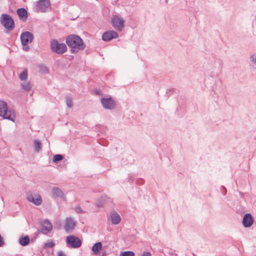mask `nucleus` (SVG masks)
Segmentation results:
<instances>
[{
  "instance_id": "obj_25",
  "label": "nucleus",
  "mask_w": 256,
  "mask_h": 256,
  "mask_svg": "<svg viewBox=\"0 0 256 256\" xmlns=\"http://www.w3.org/2000/svg\"><path fill=\"white\" fill-rule=\"evenodd\" d=\"M66 104L68 108H70L72 107L73 102L72 99L70 97L67 96L66 98Z\"/></svg>"
},
{
  "instance_id": "obj_3",
  "label": "nucleus",
  "mask_w": 256,
  "mask_h": 256,
  "mask_svg": "<svg viewBox=\"0 0 256 256\" xmlns=\"http://www.w3.org/2000/svg\"><path fill=\"white\" fill-rule=\"evenodd\" d=\"M0 23L6 30H12L14 28V22L8 14H2L0 16Z\"/></svg>"
},
{
  "instance_id": "obj_17",
  "label": "nucleus",
  "mask_w": 256,
  "mask_h": 256,
  "mask_svg": "<svg viewBox=\"0 0 256 256\" xmlns=\"http://www.w3.org/2000/svg\"><path fill=\"white\" fill-rule=\"evenodd\" d=\"M102 248V244L100 242H96L92 247V250L95 254H98Z\"/></svg>"
},
{
  "instance_id": "obj_18",
  "label": "nucleus",
  "mask_w": 256,
  "mask_h": 256,
  "mask_svg": "<svg viewBox=\"0 0 256 256\" xmlns=\"http://www.w3.org/2000/svg\"><path fill=\"white\" fill-rule=\"evenodd\" d=\"M110 217H111L112 222L114 224H118L121 220V218H120V216L116 213H114V214H112Z\"/></svg>"
},
{
  "instance_id": "obj_32",
  "label": "nucleus",
  "mask_w": 256,
  "mask_h": 256,
  "mask_svg": "<svg viewBox=\"0 0 256 256\" xmlns=\"http://www.w3.org/2000/svg\"><path fill=\"white\" fill-rule=\"evenodd\" d=\"M64 254L62 252L60 251L58 252V256H64Z\"/></svg>"
},
{
  "instance_id": "obj_20",
  "label": "nucleus",
  "mask_w": 256,
  "mask_h": 256,
  "mask_svg": "<svg viewBox=\"0 0 256 256\" xmlns=\"http://www.w3.org/2000/svg\"><path fill=\"white\" fill-rule=\"evenodd\" d=\"M34 150L35 152H38L42 149V144L40 140H34Z\"/></svg>"
},
{
  "instance_id": "obj_19",
  "label": "nucleus",
  "mask_w": 256,
  "mask_h": 256,
  "mask_svg": "<svg viewBox=\"0 0 256 256\" xmlns=\"http://www.w3.org/2000/svg\"><path fill=\"white\" fill-rule=\"evenodd\" d=\"M30 238L28 236L20 238L18 240L20 244L22 246H26L28 245L30 243Z\"/></svg>"
},
{
  "instance_id": "obj_1",
  "label": "nucleus",
  "mask_w": 256,
  "mask_h": 256,
  "mask_svg": "<svg viewBox=\"0 0 256 256\" xmlns=\"http://www.w3.org/2000/svg\"><path fill=\"white\" fill-rule=\"evenodd\" d=\"M66 44L71 48L72 53H76L80 50H84L86 48L82 40L76 34L68 36L66 38Z\"/></svg>"
},
{
  "instance_id": "obj_27",
  "label": "nucleus",
  "mask_w": 256,
  "mask_h": 256,
  "mask_svg": "<svg viewBox=\"0 0 256 256\" xmlns=\"http://www.w3.org/2000/svg\"><path fill=\"white\" fill-rule=\"evenodd\" d=\"M74 210L78 213L83 214L85 212L83 210L80 206L76 207Z\"/></svg>"
},
{
  "instance_id": "obj_26",
  "label": "nucleus",
  "mask_w": 256,
  "mask_h": 256,
  "mask_svg": "<svg viewBox=\"0 0 256 256\" xmlns=\"http://www.w3.org/2000/svg\"><path fill=\"white\" fill-rule=\"evenodd\" d=\"M55 245V244L52 241H49L44 244V248H52Z\"/></svg>"
},
{
  "instance_id": "obj_7",
  "label": "nucleus",
  "mask_w": 256,
  "mask_h": 256,
  "mask_svg": "<svg viewBox=\"0 0 256 256\" xmlns=\"http://www.w3.org/2000/svg\"><path fill=\"white\" fill-rule=\"evenodd\" d=\"M112 26L117 30L122 31L124 28V20L118 16H114L112 19Z\"/></svg>"
},
{
  "instance_id": "obj_14",
  "label": "nucleus",
  "mask_w": 256,
  "mask_h": 256,
  "mask_svg": "<svg viewBox=\"0 0 256 256\" xmlns=\"http://www.w3.org/2000/svg\"><path fill=\"white\" fill-rule=\"evenodd\" d=\"M16 12L18 17L22 22H26L28 18V12L24 8H19L17 10Z\"/></svg>"
},
{
  "instance_id": "obj_4",
  "label": "nucleus",
  "mask_w": 256,
  "mask_h": 256,
  "mask_svg": "<svg viewBox=\"0 0 256 256\" xmlns=\"http://www.w3.org/2000/svg\"><path fill=\"white\" fill-rule=\"evenodd\" d=\"M50 48L52 52L58 54H64L67 50L66 44L63 43L59 44L56 40H52L51 41Z\"/></svg>"
},
{
  "instance_id": "obj_15",
  "label": "nucleus",
  "mask_w": 256,
  "mask_h": 256,
  "mask_svg": "<svg viewBox=\"0 0 256 256\" xmlns=\"http://www.w3.org/2000/svg\"><path fill=\"white\" fill-rule=\"evenodd\" d=\"M27 200L36 206H40L42 202V199L40 195H36L35 196L32 195L28 196Z\"/></svg>"
},
{
  "instance_id": "obj_22",
  "label": "nucleus",
  "mask_w": 256,
  "mask_h": 256,
  "mask_svg": "<svg viewBox=\"0 0 256 256\" xmlns=\"http://www.w3.org/2000/svg\"><path fill=\"white\" fill-rule=\"evenodd\" d=\"M19 78L21 80H26L28 78V71L24 69L19 75Z\"/></svg>"
},
{
  "instance_id": "obj_9",
  "label": "nucleus",
  "mask_w": 256,
  "mask_h": 256,
  "mask_svg": "<svg viewBox=\"0 0 256 256\" xmlns=\"http://www.w3.org/2000/svg\"><path fill=\"white\" fill-rule=\"evenodd\" d=\"M102 106L106 110H113L116 107V102L111 97L100 100Z\"/></svg>"
},
{
  "instance_id": "obj_28",
  "label": "nucleus",
  "mask_w": 256,
  "mask_h": 256,
  "mask_svg": "<svg viewBox=\"0 0 256 256\" xmlns=\"http://www.w3.org/2000/svg\"><path fill=\"white\" fill-rule=\"evenodd\" d=\"M250 60L251 62L254 64H256V54H253L251 57H250Z\"/></svg>"
},
{
  "instance_id": "obj_21",
  "label": "nucleus",
  "mask_w": 256,
  "mask_h": 256,
  "mask_svg": "<svg viewBox=\"0 0 256 256\" xmlns=\"http://www.w3.org/2000/svg\"><path fill=\"white\" fill-rule=\"evenodd\" d=\"M21 86L22 89L27 92L29 91L32 86V84L29 82H23L21 84Z\"/></svg>"
},
{
  "instance_id": "obj_8",
  "label": "nucleus",
  "mask_w": 256,
  "mask_h": 256,
  "mask_svg": "<svg viewBox=\"0 0 256 256\" xmlns=\"http://www.w3.org/2000/svg\"><path fill=\"white\" fill-rule=\"evenodd\" d=\"M20 38L22 45L23 46H26L32 42L34 36L30 32L26 31L22 32L21 34Z\"/></svg>"
},
{
  "instance_id": "obj_5",
  "label": "nucleus",
  "mask_w": 256,
  "mask_h": 256,
  "mask_svg": "<svg viewBox=\"0 0 256 256\" xmlns=\"http://www.w3.org/2000/svg\"><path fill=\"white\" fill-rule=\"evenodd\" d=\"M67 246L70 248H78L82 245L81 240L77 236L70 235L66 237Z\"/></svg>"
},
{
  "instance_id": "obj_13",
  "label": "nucleus",
  "mask_w": 256,
  "mask_h": 256,
  "mask_svg": "<svg viewBox=\"0 0 256 256\" xmlns=\"http://www.w3.org/2000/svg\"><path fill=\"white\" fill-rule=\"evenodd\" d=\"M254 218L250 213L246 214L242 218V224L244 228H249L253 224Z\"/></svg>"
},
{
  "instance_id": "obj_12",
  "label": "nucleus",
  "mask_w": 256,
  "mask_h": 256,
  "mask_svg": "<svg viewBox=\"0 0 256 256\" xmlns=\"http://www.w3.org/2000/svg\"><path fill=\"white\" fill-rule=\"evenodd\" d=\"M118 36V33L114 30H108L104 32L102 35V39L104 41H110Z\"/></svg>"
},
{
  "instance_id": "obj_16",
  "label": "nucleus",
  "mask_w": 256,
  "mask_h": 256,
  "mask_svg": "<svg viewBox=\"0 0 256 256\" xmlns=\"http://www.w3.org/2000/svg\"><path fill=\"white\" fill-rule=\"evenodd\" d=\"M52 195L55 197L62 198L64 194L62 191L58 187H54L52 190Z\"/></svg>"
},
{
  "instance_id": "obj_34",
  "label": "nucleus",
  "mask_w": 256,
  "mask_h": 256,
  "mask_svg": "<svg viewBox=\"0 0 256 256\" xmlns=\"http://www.w3.org/2000/svg\"><path fill=\"white\" fill-rule=\"evenodd\" d=\"M222 188H224V190H225V192H224V194H226V188H225L224 187V186H222Z\"/></svg>"
},
{
  "instance_id": "obj_36",
  "label": "nucleus",
  "mask_w": 256,
  "mask_h": 256,
  "mask_svg": "<svg viewBox=\"0 0 256 256\" xmlns=\"http://www.w3.org/2000/svg\"><path fill=\"white\" fill-rule=\"evenodd\" d=\"M168 0H166V4H168Z\"/></svg>"
},
{
  "instance_id": "obj_33",
  "label": "nucleus",
  "mask_w": 256,
  "mask_h": 256,
  "mask_svg": "<svg viewBox=\"0 0 256 256\" xmlns=\"http://www.w3.org/2000/svg\"><path fill=\"white\" fill-rule=\"evenodd\" d=\"M96 206L100 208V207H102V204L101 203H100V204L96 203Z\"/></svg>"
},
{
  "instance_id": "obj_11",
  "label": "nucleus",
  "mask_w": 256,
  "mask_h": 256,
  "mask_svg": "<svg viewBox=\"0 0 256 256\" xmlns=\"http://www.w3.org/2000/svg\"><path fill=\"white\" fill-rule=\"evenodd\" d=\"M76 222L72 218H67L65 220L64 228L67 233H70L74 228Z\"/></svg>"
},
{
  "instance_id": "obj_31",
  "label": "nucleus",
  "mask_w": 256,
  "mask_h": 256,
  "mask_svg": "<svg viewBox=\"0 0 256 256\" xmlns=\"http://www.w3.org/2000/svg\"><path fill=\"white\" fill-rule=\"evenodd\" d=\"M23 50L25 51H28L30 50V48L28 46H27L26 45V46H24Z\"/></svg>"
},
{
  "instance_id": "obj_29",
  "label": "nucleus",
  "mask_w": 256,
  "mask_h": 256,
  "mask_svg": "<svg viewBox=\"0 0 256 256\" xmlns=\"http://www.w3.org/2000/svg\"><path fill=\"white\" fill-rule=\"evenodd\" d=\"M4 242L2 238V237L1 235L0 234V246H3Z\"/></svg>"
},
{
  "instance_id": "obj_6",
  "label": "nucleus",
  "mask_w": 256,
  "mask_h": 256,
  "mask_svg": "<svg viewBox=\"0 0 256 256\" xmlns=\"http://www.w3.org/2000/svg\"><path fill=\"white\" fill-rule=\"evenodd\" d=\"M50 5V0H39L36 2V6L39 11L42 12L50 11L51 9Z\"/></svg>"
},
{
  "instance_id": "obj_24",
  "label": "nucleus",
  "mask_w": 256,
  "mask_h": 256,
  "mask_svg": "<svg viewBox=\"0 0 256 256\" xmlns=\"http://www.w3.org/2000/svg\"><path fill=\"white\" fill-rule=\"evenodd\" d=\"M134 253L132 251H126L120 254L121 256H135Z\"/></svg>"
},
{
  "instance_id": "obj_10",
  "label": "nucleus",
  "mask_w": 256,
  "mask_h": 256,
  "mask_svg": "<svg viewBox=\"0 0 256 256\" xmlns=\"http://www.w3.org/2000/svg\"><path fill=\"white\" fill-rule=\"evenodd\" d=\"M42 228L38 230V232H41L44 234H48L52 229V225L51 222L48 220H45L41 223Z\"/></svg>"
},
{
  "instance_id": "obj_23",
  "label": "nucleus",
  "mask_w": 256,
  "mask_h": 256,
  "mask_svg": "<svg viewBox=\"0 0 256 256\" xmlns=\"http://www.w3.org/2000/svg\"><path fill=\"white\" fill-rule=\"evenodd\" d=\"M64 158L62 155L60 154H57L54 156L52 161L54 163H56L59 161L62 160Z\"/></svg>"
},
{
  "instance_id": "obj_2",
  "label": "nucleus",
  "mask_w": 256,
  "mask_h": 256,
  "mask_svg": "<svg viewBox=\"0 0 256 256\" xmlns=\"http://www.w3.org/2000/svg\"><path fill=\"white\" fill-rule=\"evenodd\" d=\"M0 116L4 119L14 122L16 114L14 110L8 107L7 104L4 100H0Z\"/></svg>"
},
{
  "instance_id": "obj_35",
  "label": "nucleus",
  "mask_w": 256,
  "mask_h": 256,
  "mask_svg": "<svg viewBox=\"0 0 256 256\" xmlns=\"http://www.w3.org/2000/svg\"><path fill=\"white\" fill-rule=\"evenodd\" d=\"M44 68L46 69V71L48 72V69L47 68L45 67Z\"/></svg>"
},
{
  "instance_id": "obj_30",
  "label": "nucleus",
  "mask_w": 256,
  "mask_h": 256,
  "mask_svg": "<svg viewBox=\"0 0 256 256\" xmlns=\"http://www.w3.org/2000/svg\"><path fill=\"white\" fill-rule=\"evenodd\" d=\"M151 254L150 252H144L142 256H150Z\"/></svg>"
}]
</instances>
